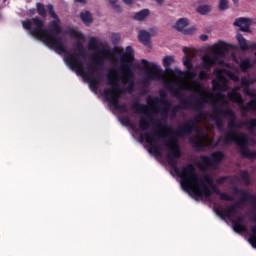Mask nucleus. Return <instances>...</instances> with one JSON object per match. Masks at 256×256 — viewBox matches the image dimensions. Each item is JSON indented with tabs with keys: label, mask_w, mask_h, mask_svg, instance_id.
<instances>
[{
	"label": "nucleus",
	"mask_w": 256,
	"mask_h": 256,
	"mask_svg": "<svg viewBox=\"0 0 256 256\" xmlns=\"http://www.w3.org/2000/svg\"><path fill=\"white\" fill-rule=\"evenodd\" d=\"M247 113H249V110H242V117H247Z\"/></svg>",
	"instance_id": "obj_58"
},
{
	"label": "nucleus",
	"mask_w": 256,
	"mask_h": 256,
	"mask_svg": "<svg viewBox=\"0 0 256 256\" xmlns=\"http://www.w3.org/2000/svg\"><path fill=\"white\" fill-rule=\"evenodd\" d=\"M199 79H201V81H207V79H209V74H207V71L205 70L200 71Z\"/></svg>",
	"instance_id": "obj_47"
},
{
	"label": "nucleus",
	"mask_w": 256,
	"mask_h": 256,
	"mask_svg": "<svg viewBox=\"0 0 256 256\" xmlns=\"http://www.w3.org/2000/svg\"><path fill=\"white\" fill-rule=\"evenodd\" d=\"M107 82L111 88H105L103 90V95L108 103L112 105L117 111L121 113H129V108L127 104H119V97L124 95L125 90L121 89V84L119 83V78L113 76L111 72L107 74Z\"/></svg>",
	"instance_id": "obj_5"
},
{
	"label": "nucleus",
	"mask_w": 256,
	"mask_h": 256,
	"mask_svg": "<svg viewBox=\"0 0 256 256\" xmlns=\"http://www.w3.org/2000/svg\"><path fill=\"white\" fill-rule=\"evenodd\" d=\"M113 8L114 10H116L117 13H121V11H123V9L117 4H114Z\"/></svg>",
	"instance_id": "obj_51"
},
{
	"label": "nucleus",
	"mask_w": 256,
	"mask_h": 256,
	"mask_svg": "<svg viewBox=\"0 0 256 256\" xmlns=\"http://www.w3.org/2000/svg\"><path fill=\"white\" fill-rule=\"evenodd\" d=\"M236 219H237V220H235L236 223H242L243 224V221H245V217H243L241 215L237 216Z\"/></svg>",
	"instance_id": "obj_50"
},
{
	"label": "nucleus",
	"mask_w": 256,
	"mask_h": 256,
	"mask_svg": "<svg viewBox=\"0 0 256 256\" xmlns=\"http://www.w3.org/2000/svg\"><path fill=\"white\" fill-rule=\"evenodd\" d=\"M243 127H247L249 131L256 129V118H251L250 120L241 121L239 123L236 122L235 129H243Z\"/></svg>",
	"instance_id": "obj_24"
},
{
	"label": "nucleus",
	"mask_w": 256,
	"mask_h": 256,
	"mask_svg": "<svg viewBox=\"0 0 256 256\" xmlns=\"http://www.w3.org/2000/svg\"><path fill=\"white\" fill-rule=\"evenodd\" d=\"M164 85L166 89H168V91L171 93V95H173L174 97H177L180 100V105H176L170 109L171 111L170 116L172 119H175V117H177V113H179L180 109H193L191 107H185V105L182 104L185 101H191V100L183 99V94L181 93L183 88L179 86V82L166 81Z\"/></svg>",
	"instance_id": "obj_8"
},
{
	"label": "nucleus",
	"mask_w": 256,
	"mask_h": 256,
	"mask_svg": "<svg viewBox=\"0 0 256 256\" xmlns=\"http://www.w3.org/2000/svg\"><path fill=\"white\" fill-rule=\"evenodd\" d=\"M166 147L169 150L167 153L168 165H170L174 173L180 177L181 187L184 191L192 193L196 200L201 199V197L209 199L213 196V193H215L220 196L221 201H233V196H229L227 193L221 192V190L217 188L213 183V177H211V175L204 174L203 179L199 178L193 164H187L182 168V171L179 170V163L177 162V159H181V155H183V153L181 152V146L179 145L177 138L170 137L166 142Z\"/></svg>",
	"instance_id": "obj_1"
},
{
	"label": "nucleus",
	"mask_w": 256,
	"mask_h": 256,
	"mask_svg": "<svg viewBox=\"0 0 256 256\" xmlns=\"http://www.w3.org/2000/svg\"><path fill=\"white\" fill-rule=\"evenodd\" d=\"M160 105H163L162 108H154L155 113H160L163 121H167L169 119V112L173 108V103L169 100H165L164 102H161Z\"/></svg>",
	"instance_id": "obj_16"
},
{
	"label": "nucleus",
	"mask_w": 256,
	"mask_h": 256,
	"mask_svg": "<svg viewBox=\"0 0 256 256\" xmlns=\"http://www.w3.org/2000/svg\"><path fill=\"white\" fill-rule=\"evenodd\" d=\"M244 93H245V95H247L248 97H251L252 99L256 98L255 91L251 90L250 87L244 88Z\"/></svg>",
	"instance_id": "obj_44"
},
{
	"label": "nucleus",
	"mask_w": 256,
	"mask_h": 256,
	"mask_svg": "<svg viewBox=\"0 0 256 256\" xmlns=\"http://www.w3.org/2000/svg\"><path fill=\"white\" fill-rule=\"evenodd\" d=\"M132 109L136 113H147V106L139 102V100H134L132 103Z\"/></svg>",
	"instance_id": "obj_30"
},
{
	"label": "nucleus",
	"mask_w": 256,
	"mask_h": 256,
	"mask_svg": "<svg viewBox=\"0 0 256 256\" xmlns=\"http://www.w3.org/2000/svg\"><path fill=\"white\" fill-rule=\"evenodd\" d=\"M175 63V56H165L163 58V67H171Z\"/></svg>",
	"instance_id": "obj_37"
},
{
	"label": "nucleus",
	"mask_w": 256,
	"mask_h": 256,
	"mask_svg": "<svg viewBox=\"0 0 256 256\" xmlns=\"http://www.w3.org/2000/svg\"><path fill=\"white\" fill-rule=\"evenodd\" d=\"M240 178L244 181L245 185H251V180L249 179V172L242 171L240 173Z\"/></svg>",
	"instance_id": "obj_41"
},
{
	"label": "nucleus",
	"mask_w": 256,
	"mask_h": 256,
	"mask_svg": "<svg viewBox=\"0 0 256 256\" xmlns=\"http://www.w3.org/2000/svg\"><path fill=\"white\" fill-rule=\"evenodd\" d=\"M156 3H158V5H163V3H165V0H156Z\"/></svg>",
	"instance_id": "obj_62"
},
{
	"label": "nucleus",
	"mask_w": 256,
	"mask_h": 256,
	"mask_svg": "<svg viewBox=\"0 0 256 256\" xmlns=\"http://www.w3.org/2000/svg\"><path fill=\"white\" fill-rule=\"evenodd\" d=\"M124 75L122 76V83H124V85L128 86L126 88V91L128 93H133V91H135V73H133V76L131 78H128L127 81L125 82V71H123Z\"/></svg>",
	"instance_id": "obj_27"
},
{
	"label": "nucleus",
	"mask_w": 256,
	"mask_h": 256,
	"mask_svg": "<svg viewBox=\"0 0 256 256\" xmlns=\"http://www.w3.org/2000/svg\"><path fill=\"white\" fill-rule=\"evenodd\" d=\"M207 39H209V36L207 34L200 35V40L201 41H207Z\"/></svg>",
	"instance_id": "obj_52"
},
{
	"label": "nucleus",
	"mask_w": 256,
	"mask_h": 256,
	"mask_svg": "<svg viewBox=\"0 0 256 256\" xmlns=\"http://www.w3.org/2000/svg\"><path fill=\"white\" fill-rule=\"evenodd\" d=\"M123 123H125L126 125H131V120H129V118H125L123 120Z\"/></svg>",
	"instance_id": "obj_55"
},
{
	"label": "nucleus",
	"mask_w": 256,
	"mask_h": 256,
	"mask_svg": "<svg viewBox=\"0 0 256 256\" xmlns=\"http://www.w3.org/2000/svg\"><path fill=\"white\" fill-rule=\"evenodd\" d=\"M159 95H160V98L159 97L152 98L151 96H149L147 98L148 105H154L155 107H157V105H160V103H163L169 100L167 99L168 97L167 91L160 90Z\"/></svg>",
	"instance_id": "obj_19"
},
{
	"label": "nucleus",
	"mask_w": 256,
	"mask_h": 256,
	"mask_svg": "<svg viewBox=\"0 0 256 256\" xmlns=\"http://www.w3.org/2000/svg\"><path fill=\"white\" fill-rule=\"evenodd\" d=\"M164 73L168 77H173V75H177V72L175 71V68L173 70L171 67H166Z\"/></svg>",
	"instance_id": "obj_45"
},
{
	"label": "nucleus",
	"mask_w": 256,
	"mask_h": 256,
	"mask_svg": "<svg viewBox=\"0 0 256 256\" xmlns=\"http://www.w3.org/2000/svg\"><path fill=\"white\" fill-rule=\"evenodd\" d=\"M135 61V50L131 46L126 47V52L120 57L121 71L125 72L124 81L133 77V63Z\"/></svg>",
	"instance_id": "obj_11"
},
{
	"label": "nucleus",
	"mask_w": 256,
	"mask_h": 256,
	"mask_svg": "<svg viewBox=\"0 0 256 256\" xmlns=\"http://www.w3.org/2000/svg\"><path fill=\"white\" fill-rule=\"evenodd\" d=\"M70 35H71V37H74L75 39H78V41H83L85 39L83 34H81V32L76 31V30H71Z\"/></svg>",
	"instance_id": "obj_42"
},
{
	"label": "nucleus",
	"mask_w": 256,
	"mask_h": 256,
	"mask_svg": "<svg viewBox=\"0 0 256 256\" xmlns=\"http://www.w3.org/2000/svg\"><path fill=\"white\" fill-rule=\"evenodd\" d=\"M47 10L50 17L54 19L49 22L48 27L50 31H52V33H54L57 37H59V35L63 33V28L61 27V19H59V16L55 12V9L53 8L52 4L47 5Z\"/></svg>",
	"instance_id": "obj_13"
},
{
	"label": "nucleus",
	"mask_w": 256,
	"mask_h": 256,
	"mask_svg": "<svg viewBox=\"0 0 256 256\" xmlns=\"http://www.w3.org/2000/svg\"><path fill=\"white\" fill-rule=\"evenodd\" d=\"M175 72L178 79H187V77H190V79H195V77H197V73H195V71H191V69L184 72L183 70L179 69V67H175Z\"/></svg>",
	"instance_id": "obj_23"
},
{
	"label": "nucleus",
	"mask_w": 256,
	"mask_h": 256,
	"mask_svg": "<svg viewBox=\"0 0 256 256\" xmlns=\"http://www.w3.org/2000/svg\"><path fill=\"white\" fill-rule=\"evenodd\" d=\"M249 84L253 85V83H256V78L248 79Z\"/></svg>",
	"instance_id": "obj_57"
},
{
	"label": "nucleus",
	"mask_w": 256,
	"mask_h": 256,
	"mask_svg": "<svg viewBox=\"0 0 256 256\" xmlns=\"http://www.w3.org/2000/svg\"><path fill=\"white\" fill-rule=\"evenodd\" d=\"M141 63L145 69L148 70L147 77L142 81L143 85H149L151 81L163 79V69L157 63H149V61L142 59Z\"/></svg>",
	"instance_id": "obj_12"
},
{
	"label": "nucleus",
	"mask_w": 256,
	"mask_h": 256,
	"mask_svg": "<svg viewBox=\"0 0 256 256\" xmlns=\"http://www.w3.org/2000/svg\"><path fill=\"white\" fill-rule=\"evenodd\" d=\"M75 3H81L82 5H85L87 3L86 0H74Z\"/></svg>",
	"instance_id": "obj_56"
},
{
	"label": "nucleus",
	"mask_w": 256,
	"mask_h": 256,
	"mask_svg": "<svg viewBox=\"0 0 256 256\" xmlns=\"http://www.w3.org/2000/svg\"><path fill=\"white\" fill-rule=\"evenodd\" d=\"M251 86V84H249V79L243 77L241 79V87H243V89H247Z\"/></svg>",
	"instance_id": "obj_48"
},
{
	"label": "nucleus",
	"mask_w": 256,
	"mask_h": 256,
	"mask_svg": "<svg viewBox=\"0 0 256 256\" xmlns=\"http://www.w3.org/2000/svg\"><path fill=\"white\" fill-rule=\"evenodd\" d=\"M215 115H223V117H229L228 127L229 129H235L237 127V114L232 109L227 108L224 110L221 107H213Z\"/></svg>",
	"instance_id": "obj_14"
},
{
	"label": "nucleus",
	"mask_w": 256,
	"mask_h": 256,
	"mask_svg": "<svg viewBox=\"0 0 256 256\" xmlns=\"http://www.w3.org/2000/svg\"><path fill=\"white\" fill-rule=\"evenodd\" d=\"M219 9L220 11H227L229 9V2L227 0H220Z\"/></svg>",
	"instance_id": "obj_43"
},
{
	"label": "nucleus",
	"mask_w": 256,
	"mask_h": 256,
	"mask_svg": "<svg viewBox=\"0 0 256 256\" xmlns=\"http://www.w3.org/2000/svg\"><path fill=\"white\" fill-rule=\"evenodd\" d=\"M234 5L237 7L239 5V0H232Z\"/></svg>",
	"instance_id": "obj_64"
},
{
	"label": "nucleus",
	"mask_w": 256,
	"mask_h": 256,
	"mask_svg": "<svg viewBox=\"0 0 256 256\" xmlns=\"http://www.w3.org/2000/svg\"><path fill=\"white\" fill-rule=\"evenodd\" d=\"M22 26L26 31H29L32 37L39 39V41H43L46 47L54 49L59 55H63V53L67 55L69 53L65 47L63 38L53 33L50 28H45V22L41 20V18L36 16L35 18L27 19L22 22Z\"/></svg>",
	"instance_id": "obj_4"
},
{
	"label": "nucleus",
	"mask_w": 256,
	"mask_h": 256,
	"mask_svg": "<svg viewBox=\"0 0 256 256\" xmlns=\"http://www.w3.org/2000/svg\"><path fill=\"white\" fill-rule=\"evenodd\" d=\"M138 39L143 45H149L151 41V34L145 30H141L138 34Z\"/></svg>",
	"instance_id": "obj_29"
},
{
	"label": "nucleus",
	"mask_w": 256,
	"mask_h": 256,
	"mask_svg": "<svg viewBox=\"0 0 256 256\" xmlns=\"http://www.w3.org/2000/svg\"><path fill=\"white\" fill-rule=\"evenodd\" d=\"M139 125H140V129L142 131H147V129H149V127H151V124H149L148 118H140Z\"/></svg>",
	"instance_id": "obj_36"
},
{
	"label": "nucleus",
	"mask_w": 256,
	"mask_h": 256,
	"mask_svg": "<svg viewBox=\"0 0 256 256\" xmlns=\"http://www.w3.org/2000/svg\"><path fill=\"white\" fill-rule=\"evenodd\" d=\"M210 11H211V6L209 5H203L197 8V12L200 13V15H207V13H210Z\"/></svg>",
	"instance_id": "obj_39"
},
{
	"label": "nucleus",
	"mask_w": 256,
	"mask_h": 256,
	"mask_svg": "<svg viewBox=\"0 0 256 256\" xmlns=\"http://www.w3.org/2000/svg\"><path fill=\"white\" fill-rule=\"evenodd\" d=\"M234 193H235L236 195H239V189H238L237 187L234 188Z\"/></svg>",
	"instance_id": "obj_63"
},
{
	"label": "nucleus",
	"mask_w": 256,
	"mask_h": 256,
	"mask_svg": "<svg viewBox=\"0 0 256 256\" xmlns=\"http://www.w3.org/2000/svg\"><path fill=\"white\" fill-rule=\"evenodd\" d=\"M227 97L229 101H231L232 103H236L237 105L242 107L244 101H243V96H241V93L237 91H232L228 93Z\"/></svg>",
	"instance_id": "obj_25"
},
{
	"label": "nucleus",
	"mask_w": 256,
	"mask_h": 256,
	"mask_svg": "<svg viewBox=\"0 0 256 256\" xmlns=\"http://www.w3.org/2000/svg\"><path fill=\"white\" fill-rule=\"evenodd\" d=\"M225 159V154L222 151H215L211 154V157L206 155H200L201 162L196 165L200 171H207V169H217L221 161Z\"/></svg>",
	"instance_id": "obj_9"
},
{
	"label": "nucleus",
	"mask_w": 256,
	"mask_h": 256,
	"mask_svg": "<svg viewBox=\"0 0 256 256\" xmlns=\"http://www.w3.org/2000/svg\"><path fill=\"white\" fill-rule=\"evenodd\" d=\"M248 201H255V196L247 191H242L240 200L235 204H232V207H234L236 211L237 209H243L245 202Z\"/></svg>",
	"instance_id": "obj_17"
},
{
	"label": "nucleus",
	"mask_w": 256,
	"mask_h": 256,
	"mask_svg": "<svg viewBox=\"0 0 256 256\" xmlns=\"http://www.w3.org/2000/svg\"><path fill=\"white\" fill-rule=\"evenodd\" d=\"M239 67L242 73H248L249 69H253V67H255V63L249 58L241 59Z\"/></svg>",
	"instance_id": "obj_26"
},
{
	"label": "nucleus",
	"mask_w": 256,
	"mask_h": 256,
	"mask_svg": "<svg viewBox=\"0 0 256 256\" xmlns=\"http://www.w3.org/2000/svg\"><path fill=\"white\" fill-rule=\"evenodd\" d=\"M109 3L111 4V5H117L116 3H117V0H109Z\"/></svg>",
	"instance_id": "obj_61"
},
{
	"label": "nucleus",
	"mask_w": 256,
	"mask_h": 256,
	"mask_svg": "<svg viewBox=\"0 0 256 256\" xmlns=\"http://www.w3.org/2000/svg\"><path fill=\"white\" fill-rule=\"evenodd\" d=\"M190 143H191L194 151H203V149H204L203 144L196 142L195 139H193V137L190 138Z\"/></svg>",
	"instance_id": "obj_38"
},
{
	"label": "nucleus",
	"mask_w": 256,
	"mask_h": 256,
	"mask_svg": "<svg viewBox=\"0 0 256 256\" xmlns=\"http://www.w3.org/2000/svg\"><path fill=\"white\" fill-rule=\"evenodd\" d=\"M223 73H225V75H227V77H229L231 81H235V82L239 81V75L233 73L231 70H227V69L215 70L216 79H218V81L212 80V85H213V89H215L216 91H223V89H227V87H229L228 86L229 80H227V77H225Z\"/></svg>",
	"instance_id": "obj_10"
},
{
	"label": "nucleus",
	"mask_w": 256,
	"mask_h": 256,
	"mask_svg": "<svg viewBox=\"0 0 256 256\" xmlns=\"http://www.w3.org/2000/svg\"><path fill=\"white\" fill-rule=\"evenodd\" d=\"M222 219H232L234 215H237L238 211L235 209V206L230 205L227 209H220L216 211Z\"/></svg>",
	"instance_id": "obj_21"
},
{
	"label": "nucleus",
	"mask_w": 256,
	"mask_h": 256,
	"mask_svg": "<svg viewBox=\"0 0 256 256\" xmlns=\"http://www.w3.org/2000/svg\"><path fill=\"white\" fill-rule=\"evenodd\" d=\"M207 103H209V95L205 93H199L196 102H182L184 107H190L192 111H196L198 113V115L195 116L194 119L187 120L184 124L179 125L176 131L171 130V128L167 126V124H163L161 123V121H158L156 123V127H158V129H163L164 131H167V133L155 130L153 132V136L150 133H146L145 135L140 134V141H146L148 145H151V148H149L148 150L149 153H154V155H158L160 157L161 148L157 145V140L155 139V137H158L159 139H165L167 135H176L177 137L181 138L191 137L193 135V131H197V123H199V121H202V119H205V117H209V119L215 121V125L218 131H222L223 120L221 119V117H219V114L215 115L203 112Z\"/></svg>",
	"instance_id": "obj_2"
},
{
	"label": "nucleus",
	"mask_w": 256,
	"mask_h": 256,
	"mask_svg": "<svg viewBox=\"0 0 256 256\" xmlns=\"http://www.w3.org/2000/svg\"><path fill=\"white\" fill-rule=\"evenodd\" d=\"M233 25L234 27H239L243 33H251V19L249 18H238Z\"/></svg>",
	"instance_id": "obj_18"
},
{
	"label": "nucleus",
	"mask_w": 256,
	"mask_h": 256,
	"mask_svg": "<svg viewBox=\"0 0 256 256\" xmlns=\"http://www.w3.org/2000/svg\"><path fill=\"white\" fill-rule=\"evenodd\" d=\"M123 2H124L126 5H131V3H133V0H123Z\"/></svg>",
	"instance_id": "obj_59"
},
{
	"label": "nucleus",
	"mask_w": 256,
	"mask_h": 256,
	"mask_svg": "<svg viewBox=\"0 0 256 256\" xmlns=\"http://www.w3.org/2000/svg\"><path fill=\"white\" fill-rule=\"evenodd\" d=\"M149 15H151V11H149V9H142L139 12L135 13L133 19L135 21H145V19L148 18Z\"/></svg>",
	"instance_id": "obj_28"
},
{
	"label": "nucleus",
	"mask_w": 256,
	"mask_h": 256,
	"mask_svg": "<svg viewBox=\"0 0 256 256\" xmlns=\"http://www.w3.org/2000/svg\"><path fill=\"white\" fill-rule=\"evenodd\" d=\"M182 63L187 70L193 69V62H191V59H189V57L184 56L182 59Z\"/></svg>",
	"instance_id": "obj_40"
},
{
	"label": "nucleus",
	"mask_w": 256,
	"mask_h": 256,
	"mask_svg": "<svg viewBox=\"0 0 256 256\" xmlns=\"http://www.w3.org/2000/svg\"><path fill=\"white\" fill-rule=\"evenodd\" d=\"M188 25H189V20L187 18H180L174 25V29H176V31H179L180 33H183V35H193V33L197 31V28L195 27L185 28V27H188Z\"/></svg>",
	"instance_id": "obj_15"
},
{
	"label": "nucleus",
	"mask_w": 256,
	"mask_h": 256,
	"mask_svg": "<svg viewBox=\"0 0 256 256\" xmlns=\"http://www.w3.org/2000/svg\"><path fill=\"white\" fill-rule=\"evenodd\" d=\"M88 49L89 51H99V41H97V38H90L88 42Z\"/></svg>",
	"instance_id": "obj_34"
},
{
	"label": "nucleus",
	"mask_w": 256,
	"mask_h": 256,
	"mask_svg": "<svg viewBox=\"0 0 256 256\" xmlns=\"http://www.w3.org/2000/svg\"><path fill=\"white\" fill-rule=\"evenodd\" d=\"M229 51V44L220 41L214 48L213 53L214 56H210L205 54L202 56V67L205 71H210V69L217 65V58L218 57H225V53Z\"/></svg>",
	"instance_id": "obj_7"
},
{
	"label": "nucleus",
	"mask_w": 256,
	"mask_h": 256,
	"mask_svg": "<svg viewBox=\"0 0 256 256\" xmlns=\"http://www.w3.org/2000/svg\"><path fill=\"white\" fill-rule=\"evenodd\" d=\"M224 142L226 144L235 143L238 145V147H240V155L244 157V159H256V151L251 152L247 146L249 143L247 134L230 130L224 135Z\"/></svg>",
	"instance_id": "obj_6"
},
{
	"label": "nucleus",
	"mask_w": 256,
	"mask_h": 256,
	"mask_svg": "<svg viewBox=\"0 0 256 256\" xmlns=\"http://www.w3.org/2000/svg\"><path fill=\"white\" fill-rule=\"evenodd\" d=\"M241 111H256V97L251 99L246 106H240Z\"/></svg>",
	"instance_id": "obj_32"
},
{
	"label": "nucleus",
	"mask_w": 256,
	"mask_h": 256,
	"mask_svg": "<svg viewBox=\"0 0 256 256\" xmlns=\"http://www.w3.org/2000/svg\"><path fill=\"white\" fill-rule=\"evenodd\" d=\"M29 15H35L37 13V10L35 8L29 9L28 11Z\"/></svg>",
	"instance_id": "obj_54"
},
{
	"label": "nucleus",
	"mask_w": 256,
	"mask_h": 256,
	"mask_svg": "<svg viewBox=\"0 0 256 256\" xmlns=\"http://www.w3.org/2000/svg\"><path fill=\"white\" fill-rule=\"evenodd\" d=\"M219 143H221V138H218L217 141L212 142V146H213V147H218V146H219Z\"/></svg>",
	"instance_id": "obj_53"
},
{
	"label": "nucleus",
	"mask_w": 256,
	"mask_h": 256,
	"mask_svg": "<svg viewBox=\"0 0 256 256\" xmlns=\"http://www.w3.org/2000/svg\"><path fill=\"white\" fill-rule=\"evenodd\" d=\"M36 11L40 17H47V10L45 9V5L41 2L36 3Z\"/></svg>",
	"instance_id": "obj_35"
},
{
	"label": "nucleus",
	"mask_w": 256,
	"mask_h": 256,
	"mask_svg": "<svg viewBox=\"0 0 256 256\" xmlns=\"http://www.w3.org/2000/svg\"><path fill=\"white\" fill-rule=\"evenodd\" d=\"M76 49L78 53L69 54V52L65 56V61L69 67L73 71H76L78 75H81L83 79H86L89 82V87L91 91L97 93V89H99V85H101V79L103 76L99 69L105 66V59H111L113 57V52L111 50L103 49L99 52H96L90 59L94 66H89L88 71H85V67L83 66V61L79 59H87V51L85 50V46L81 41L76 42Z\"/></svg>",
	"instance_id": "obj_3"
},
{
	"label": "nucleus",
	"mask_w": 256,
	"mask_h": 256,
	"mask_svg": "<svg viewBox=\"0 0 256 256\" xmlns=\"http://www.w3.org/2000/svg\"><path fill=\"white\" fill-rule=\"evenodd\" d=\"M222 219H232L234 215H237L238 211L235 209V206L230 205L227 209H220L216 211Z\"/></svg>",
	"instance_id": "obj_20"
},
{
	"label": "nucleus",
	"mask_w": 256,
	"mask_h": 256,
	"mask_svg": "<svg viewBox=\"0 0 256 256\" xmlns=\"http://www.w3.org/2000/svg\"><path fill=\"white\" fill-rule=\"evenodd\" d=\"M80 19L85 23V25H91V23H93V17L89 11L80 13Z\"/></svg>",
	"instance_id": "obj_33"
},
{
	"label": "nucleus",
	"mask_w": 256,
	"mask_h": 256,
	"mask_svg": "<svg viewBox=\"0 0 256 256\" xmlns=\"http://www.w3.org/2000/svg\"><path fill=\"white\" fill-rule=\"evenodd\" d=\"M236 39L238 41V45L240 46L241 51H249V49H256V43H253L249 46V44H247V39L243 37V34H237Z\"/></svg>",
	"instance_id": "obj_22"
},
{
	"label": "nucleus",
	"mask_w": 256,
	"mask_h": 256,
	"mask_svg": "<svg viewBox=\"0 0 256 256\" xmlns=\"http://www.w3.org/2000/svg\"><path fill=\"white\" fill-rule=\"evenodd\" d=\"M232 227L235 233H247V226L240 222L232 220Z\"/></svg>",
	"instance_id": "obj_31"
},
{
	"label": "nucleus",
	"mask_w": 256,
	"mask_h": 256,
	"mask_svg": "<svg viewBox=\"0 0 256 256\" xmlns=\"http://www.w3.org/2000/svg\"><path fill=\"white\" fill-rule=\"evenodd\" d=\"M225 181H227V177L225 176H222V177H219L217 180H216V183L218 185H223L225 183Z\"/></svg>",
	"instance_id": "obj_49"
},
{
	"label": "nucleus",
	"mask_w": 256,
	"mask_h": 256,
	"mask_svg": "<svg viewBox=\"0 0 256 256\" xmlns=\"http://www.w3.org/2000/svg\"><path fill=\"white\" fill-rule=\"evenodd\" d=\"M111 41L112 43H119V41H121V34L119 33H113L111 36Z\"/></svg>",
	"instance_id": "obj_46"
},
{
	"label": "nucleus",
	"mask_w": 256,
	"mask_h": 256,
	"mask_svg": "<svg viewBox=\"0 0 256 256\" xmlns=\"http://www.w3.org/2000/svg\"><path fill=\"white\" fill-rule=\"evenodd\" d=\"M183 53H185V55H188L189 54V48L184 47L183 48Z\"/></svg>",
	"instance_id": "obj_60"
}]
</instances>
